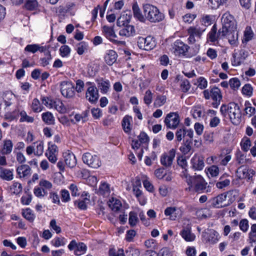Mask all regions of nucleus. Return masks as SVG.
Returning a JSON list of instances; mask_svg holds the SVG:
<instances>
[{
    "mask_svg": "<svg viewBox=\"0 0 256 256\" xmlns=\"http://www.w3.org/2000/svg\"><path fill=\"white\" fill-rule=\"evenodd\" d=\"M187 182L190 186H194L196 192L203 191L206 188L207 183L200 175L189 176L187 178Z\"/></svg>",
    "mask_w": 256,
    "mask_h": 256,
    "instance_id": "nucleus-3",
    "label": "nucleus"
},
{
    "mask_svg": "<svg viewBox=\"0 0 256 256\" xmlns=\"http://www.w3.org/2000/svg\"><path fill=\"white\" fill-rule=\"evenodd\" d=\"M230 113L228 114L232 122L238 125L241 121L242 112L239 106L234 102L230 103Z\"/></svg>",
    "mask_w": 256,
    "mask_h": 256,
    "instance_id": "nucleus-4",
    "label": "nucleus"
},
{
    "mask_svg": "<svg viewBox=\"0 0 256 256\" xmlns=\"http://www.w3.org/2000/svg\"><path fill=\"white\" fill-rule=\"evenodd\" d=\"M229 84L232 89L236 90H238L240 86V80L236 78H231L229 81Z\"/></svg>",
    "mask_w": 256,
    "mask_h": 256,
    "instance_id": "nucleus-36",
    "label": "nucleus"
},
{
    "mask_svg": "<svg viewBox=\"0 0 256 256\" xmlns=\"http://www.w3.org/2000/svg\"><path fill=\"white\" fill-rule=\"evenodd\" d=\"M44 152V143L40 142L36 146V150H34V154L38 156L42 155Z\"/></svg>",
    "mask_w": 256,
    "mask_h": 256,
    "instance_id": "nucleus-51",
    "label": "nucleus"
},
{
    "mask_svg": "<svg viewBox=\"0 0 256 256\" xmlns=\"http://www.w3.org/2000/svg\"><path fill=\"white\" fill-rule=\"evenodd\" d=\"M198 87L201 89H204L207 86V81L206 80L200 77L198 80Z\"/></svg>",
    "mask_w": 256,
    "mask_h": 256,
    "instance_id": "nucleus-64",
    "label": "nucleus"
},
{
    "mask_svg": "<svg viewBox=\"0 0 256 256\" xmlns=\"http://www.w3.org/2000/svg\"><path fill=\"white\" fill-rule=\"evenodd\" d=\"M222 178H220V180H221L217 182L216 184V186L217 188L220 189L228 186L230 184V180H229L225 179L224 180H222Z\"/></svg>",
    "mask_w": 256,
    "mask_h": 256,
    "instance_id": "nucleus-50",
    "label": "nucleus"
},
{
    "mask_svg": "<svg viewBox=\"0 0 256 256\" xmlns=\"http://www.w3.org/2000/svg\"><path fill=\"white\" fill-rule=\"evenodd\" d=\"M203 31H204V30H200V29L194 28V27H190L188 30V34H192V35L194 36H194H197L200 38V36L202 34V32Z\"/></svg>",
    "mask_w": 256,
    "mask_h": 256,
    "instance_id": "nucleus-43",
    "label": "nucleus"
},
{
    "mask_svg": "<svg viewBox=\"0 0 256 256\" xmlns=\"http://www.w3.org/2000/svg\"><path fill=\"white\" fill-rule=\"evenodd\" d=\"M175 155L176 151L174 149L170 150L168 154H164L160 158L161 164L166 168L170 167Z\"/></svg>",
    "mask_w": 256,
    "mask_h": 256,
    "instance_id": "nucleus-10",
    "label": "nucleus"
},
{
    "mask_svg": "<svg viewBox=\"0 0 256 256\" xmlns=\"http://www.w3.org/2000/svg\"><path fill=\"white\" fill-rule=\"evenodd\" d=\"M192 140H186L180 150L184 154H187L192 148Z\"/></svg>",
    "mask_w": 256,
    "mask_h": 256,
    "instance_id": "nucleus-29",
    "label": "nucleus"
},
{
    "mask_svg": "<svg viewBox=\"0 0 256 256\" xmlns=\"http://www.w3.org/2000/svg\"><path fill=\"white\" fill-rule=\"evenodd\" d=\"M210 96L214 101L212 103V106L215 108H217L222 99V95L220 90L216 87L212 88L210 90Z\"/></svg>",
    "mask_w": 256,
    "mask_h": 256,
    "instance_id": "nucleus-14",
    "label": "nucleus"
},
{
    "mask_svg": "<svg viewBox=\"0 0 256 256\" xmlns=\"http://www.w3.org/2000/svg\"><path fill=\"white\" fill-rule=\"evenodd\" d=\"M208 240L212 244L216 242L218 240L217 232L214 230H210V233L208 236Z\"/></svg>",
    "mask_w": 256,
    "mask_h": 256,
    "instance_id": "nucleus-46",
    "label": "nucleus"
},
{
    "mask_svg": "<svg viewBox=\"0 0 256 256\" xmlns=\"http://www.w3.org/2000/svg\"><path fill=\"white\" fill-rule=\"evenodd\" d=\"M164 122L168 128L175 129L180 123V116L176 112H170L166 115Z\"/></svg>",
    "mask_w": 256,
    "mask_h": 256,
    "instance_id": "nucleus-7",
    "label": "nucleus"
},
{
    "mask_svg": "<svg viewBox=\"0 0 256 256\" xmlns=\"http://www.w3.org/2000/svg\"><path fill=\"white\" fill-rule=\"evenodd\" d=\"M217 28L216 24H214L208 34V38L211 42H215L218 38H220L224 36H218V32L216 34Z\"/></svg>",
    "mask_w": 256,
    "mask_h": 256,
    "instance_id": "nucleus-27",
    "label": "nucleus"
},
{
    "mask_svg": "<svg viewBox=\"0 0 256 256\" xmlns=\"http://www.w3.org/2000/svg\"><path fill=\"white\" fill-rule=\"evenodd\" d=\"M189 48L188 45L185 44L182 42L178 40L174 43L172 50L176 56L186 55V52H188Z\"/></svg>",
    "mask_w": 256,
    "mask_h": 256,
    "instance_id": "nucleus-13",
    "label": "nucleus"
},
{
    "mask_svg": "<svg viewBox=\"0 0 256 256\" xmlns=\"http://www.w3.org/2000/svg\"><path fill=\"white\" fill-rule=\"evenodd\" d=\"M252 88L250 84H245L242 88L243 94L248 96H250L252 94Z\"/></svg>",
    "mask_w": 256,
    "mask_h": 256,
    "instance_id": "nucleus-52",
    "label": "nucleus"
},
{
    "mask_svg": "<svg viewBox=\"0 0 256 256\" xmlns=\"http://www.w3.org/2000/svg\"><path fill=\"white\" fill-rule=\"evenodd\" d=\"M242 150L244 152H247L251 145V142L250 138H247L243 143L241 144Z\"/></svg>",
    "mask_w": 256,
    "mask_h": 256,
    "instance_id": "nucleus-61",
    "label": "nucleus"
},
{
    "mask_svg": "<svg viewBox=\"0 0 256 256\" xmlns=\"http://www.w3.org/2000/svg\"><path fill=\"white\" fill-rule=\"evenodd\" d=\"M10 190L14 194H18L22 191V184L18 182H14L10 187Z\"/></svg>",
    "mask_w": 256,
    "mask_h": 256,
    "instance_id": "nucleus-47",
    "label": "nucleus"
},
{
    "mask_svg": "<svg viewBox=\"0 0 256 256\" xmlns=\"http://www.w3.org/2000/svg\"><path fill=\"white\" fill-rule=\"evenodd\" d=\"M143 12L146 20L152 22H160L164 18V14L156 6L148 4L143 5Z\"/></svg>",
    "mask_w": 256,
    "mask_h": 256,
    "instance_id": "nucleus-1",
    "label": "nucleus"
},
{
    "mask_svg": "<svg viewBox=\"0 0 256 256\" xmlns=\"http://www.w3.org/2000/svg\"><path fill=\"white\" fill-rule=\"evenodd\" d=\"M32 108L36 112H40L42 110L40 101L37 98L34 99L32 104Z\"/></svg>",
    "mask_w": 256,
    "mask_h": 256,
    "instance_id": "nucleus-45",
    "label": "nucleus"
},
{
    "mask_svg": "<svg viewBox=\"0 0 256 256\" xmlns=\"http://www.w3.org/2000/svg\"><path fill=\"white\" fill-rule=\"evenodd\" d=\"M86 246L83 242H79L76 246V249L74 251V254L76 256H80L86 252Z\"/></svg>",
    "mask_w": 256,
    "mask_h": 256,
    "instance_id": "nucleus-32",
    "label": "nucleus"
},
{
    "mask_svg": "<svg viewBox=\"0 0 256 256\" xmlns=\"http://www.w3.org/2000/svg\"><path fill=\"white\" fill-rule=\"evenodd\" d=\"M180 234L182 237L188 242L192 241L195 238L194 235L191 233L190 228H184L182 230Z\"/></svg>",
    "mask_w": 256,
    "mask_h": 256,
    "instance_id": "nucleus-25",
    "label": "nucleus"
},
{
    "mask_svg": "<svg viewBox=\"0 0 256 256\" xmlns=\"http://www.w3.org/2000/svg\"><path fill=\"white\" fill-rule=\"evenodd\" d=\"M239 225L240 230L246 232L248 228V220L246 219H242L240 220Z\"/></svg>",
    "mask_w": 256,
    "mask_h": 256,
    "instance_id": "nucleus-54",
    "label": "nucleus"
},
{
    "mask_svg": "<svg viewBox=\"0 0 256 256\" xmlns=\"http://www.w3.org/2000/svg\"><path fill=\"white\" fill-rule=\"evenodd\" d=\"M136 33L134 26L126 24L119 32V34L122 36L129 37L133 36Z\"/></svg>",
    "mask_w": 256,
    "mask_h": 256,
    "instance_id": "nucleus-19",
    "label": "nucleus"
},
{
    "mask_svg": "<svg viewBox=\"0 0 256 256\" xmlns=\"http://www.w3.org/2000/svg\"><path fill=\"white\" fill-rule=\"evenodd\" d=\"M132 10L134 16L135 18L138 19L140 22H146V18L144 16V14H142L140 9V8L136 2H135L132 4Z\"/></svg>",
    "mask_w": 256,
    "mask_h": 256,
    "instance_id": "nucleus-17",
    "label": "nucleus"
},
{
    "mask_svg": "<svg viewBox=\"0 0 256 256\" xmlns=\"http://www.w3.org/2000/svg\"><path fill=\"white\" fill-rule=\"evenodd\" d=\"M42 102L46 106H49L50 108H52L54 106V100H50L48 97H43L42 98Z\"/></svg>",
    "mask_w": 256,
    "mask_h": 256,
    "instance_id": "nucleus-59",
    "label": "nucleus"
},
{
    "mask_svg": "<svg viewBox=\"0 0 256 256\" xmlns=\"http://www.w3.org/2000/svg\"><path fill=\"white\" fill-rule=\"evenodd\" d=\"M158 256H172L170 250L167 248H164L157 253Z\"/></svg>",
    "mask_w": 256,
    "mask_h": 256,
    "instance_id": "nucleus-62",
    "label": "nucleus"
},
{
    "mask_svg": "<svg viewBox=\"0 0 256 256\" xmlns=\"http://www.w3.org/2000/svg\"><path fill=\"white\" fill-rule=\"evenodd\" d=\"M110 86V82L108 80L104 81L101 80L98 82V87L100 88L101 91L104 93L107 92L109 89Z\"/></svg>",
    "mask_w": 256,
    "mask_h": 256,
    "instance_id": "nucleus-34",
    "label": "nucleus"
},
{
    "mask_svg": "<svg viewBox=\"0 0 256 256\" xmlns=\"http://www.w3.org/2000/svg\"><path fill=\"white\" fill-rule=\"evenodd\" d=\"M34 194L38 197H42L46 194V192L44 189L40 188H36L34 189Z\"/></svg>",
    "mask_w": 256,
    "mask_h": 256,
    "instance_id": "nucleus-63",
    "label": "nucleus"
},
{
    "mask_svg": "<svg viewBox=\"0 0 256 256\" xmlns=\"http://www.w3.org/2000/svg\"><path fill=\"white\" fill-rule=\"evenodd\" d=\"M208 202L212 206L216 208H222L228 206L224 193L211 198Z\"/></svg>",
    "mask_w": 256,
    "mask_h": 256,
    "instance_id": "nucleus-9",
    "label": "nucleus"
},
{
    "mask_svg": "<svg viewBox=\"0 0 256 256\" xmlns=\"http://www.w3.org/2000/svg\"><path fill=\"white\" fill-rule=\"evenodd\" d=\"M228 204L230 206L232 204L236 199L238 196V192L236 190H231L224 192Z\"/></svg>",
    "mask_w": 256,
    "mask_h": 256,
    "instance_id": "nucleus-22",
    "label": "nucleus"
},
{
    "mask_svg": "<svg viewBox=\"0 0 256 256\" xmlns=\"http://www.w3.org/2000/svg\"><path fill=\"white\" fill-rule=\"evenodd\" d=\"M42 120L46 124H54V117L50 112H46L42 114Z\"/></svg>",
    "mask_w": 256,
    "mask_h": 256,
    "instance_id": "nucleus-30",
    "label": "nucleus"
},
{
    "mask_svg": "<svg viewBox=\"0 0 256 256\" xmlns=\"http://www.w3.org/2000/svg\"><path fill=\"white\" fill-rule=\"evenodd\" d=\"M16 171L20 178L22 177L20 176L21 172L22 174V177H25L30 174V168L27 164H23L18 166L16 169Z\"/></svg>",
    "mask_w": 256,
    "mask_h": 256,
    "instance_id": "nucleus-26",
    "label": "nucleus"
},
{
    "mask_svg": "<svg viewBox=\"0 0 256 256\" xmlns=\"http://www.w3.org/2000/svg\"><path fill=\"white\" fill-rule=\"evenodd\" d=\"M138 221L137 214L134 212H130L129 214V224L131 226H135Z\"/></svg>",
    "mask_w": 256,
    "mask_h": 256,
    "instance_id": "nucleus-33",
    "label": "nucleus"
},
{
    "mask_svg": "<svg viewBox=\"0 0 256 256\" xmlns=\"http://www.w3.org/2000/svg\"><path fill=\"white\" fill-rule=\"evenodd\" d=\"M132 119L131 116H125L122 120V126L125 132L129 134L131 130L130 120Z\"/></svg>",
    "mask_w": 256,
    "mask_h": 256,
    "instance_id": "nucleus-24",
    "label": "nucleus"
},
{
    "mask_svg": "<svg viewBox=\"0 0 256 256\" xmlns=\"http://www.w3.org/2000/svg\"><path fill=\"white\" fill-rule=\"evenodd\" d=\"M248 171L249 169L246 166H242L238 168L236 173H242V178H248V176H250Z\"/></svg>",
    "mask_w": 256,
    "mask_h": 256,
    "instance_id": "nucleus-39",
    "label": "nucleus"
},
{
    "mask_svg": "<svg viewBox=\"0 0 256 256\" xmlns=\"http://www.w3.org/2000/svg\"><path fill=\"white\" fill-rule=\"evenodd\" d=\"M54 108L60 113H65L66 109L62 102L58 101V102H54Z\"/></svg>",
    "mask_w": 256,
    "mask_h": 256,
    "instance_id": "nucleus-38",
    "label": "nucleus"
},
{
    "mask_svg": "<svg viewBox=\"0 0 256 256\" xmlns=\"http://www.w3.org/2000/svg\"><path fill=\"white\" fill-rule=\"evenodd\" d=\"M226 36H227L228 42L231 45L236 44L238 40V34L236 32V30H234V32H228Z\"/></svg>",
    "mask_w": 256,
    "mask_h": 256,
    "instance_id": "nucleus-28",
    "label": "nucleus"
},
{
    "mask_svg": "<svg viewBox=\"0 0 256 256\" xmlns=\"http://www.w3.org/2000/svg\"><path fill=\"white\" fill-rule=\"evenodd\" d=\"M86 48V43L84 42H80L78 45L77 52L78 54L82 55L84 53V50Z\"/></svg>",
    "mask_w": 256,
    "mask_h": 256,
    "instance_id": "nucleus-55",
    "label": "nucleus"
},
{
    "mask_svg": "<svg viewBox=\"0 0 256 256\" xmlns=\"http://www.w3.org/2000/svg\"><path fill=\"white\" fill-rule=\"evenodd\" d=\"M60 91L62 96L66 98H72L75 94L74 86L70 82H62Z\"/></svg>",
    "mask_w": 256,
    "mask_h": 256,
    "instance_id": "nucleus-8",
    "label": "nucleus"
},
{
    "mask_svg": "<svg viewBox=\"0 0 256 256\" xmlns=\"http://www.w3.org/2000/svg\"><path fill=\"white\" fill-rule=\"evenodd\" d=\"M38 44H28L25 48L24 50L26 51L31 52L32 53H35L38 50Z\"/></svg>",
    "mask_w": 256,
    "mask_h": 256,
    "instance_id": "nucleus-57",
    "label": "nucleus"
},
{
    "mask_svg": "<svg viewBox=\"0 0 256 256\" xmlns=\"http://www.w3.org/2000/svg\"><path fill=\"white\" fill-rule=\"evenodd\" d=\"M222 26L218 30V36H226L228 32L236 30V21L234 17L229 13L224 14L222 18Z\"/></svg>",
    "mask_w": 256,
    "mask_h": 256,
    "instance_id": "nucleus-2",
    "label": "nucleus"
},
{
    "mask_svg": "<svg viewBox=\"0 0 256 256\" xmlns=\"http://www.w3.org/2000/svg\"><path fill=\"white\" fill-rule=\"evenodd\" d=\"M254 33L250 27L247 26L244 32V41L248 42L253 37Z\"/></svg>",
    "mask_w": 256,
    "mask_h": 256,
    "instance_id": "nucleus-41",
    "label": "nucleus"
},
{
    "mask_svg": "<svg viewBox=\"0 0 256 256\" xmlns=\"http://www.w3.org/2000/svg\"><path fill=\"white\" fill-rule=\"evenodd\" d=\"M164 214L166 216H170V219L172 220H176L181 215V211L176 207H168L164 210Z\"/></svg>",
    "mask_w": 256,
    "mask_h": 256,
    "instance_id": "nucleus-16",
    "label": "nucleus"
},
{
    "mask_svg": "<svg viewBox=\"0 0 256 256\" xmlns=\"http://www.w3.org/2000/svg\"><path fill=\"white\" fill-rule=\"evenodd\" d=\"M0 177L6 180H11L14 178L12 170L0 166Z\"/></svg>",
    "mask_w": 256,
    "mask_h": 256,
    "instance_id": "nucleus-21",
    "label": "nucleus"
},
{
    "mask_svg": "<svg viewBox=\"0 0 256 256\" xmlns=\"http://www.w3.org/2000/svg\"><path fill=\"white\" fill-rule=\"evenodd\" d=\"M103 32L106 38H108L113 43L118 45L124 44L125 42L124 41H119L112 38L117 37L112 28L104 26H103Z\"/></svg>",
    "mask_w": 256,
    "mask_h": 256,
    "instance_id": "nucleus-12",
    "label": "nucleus"
},
{
    "mask_svg": "<svg viewBox=\"0 0 256 256\" xmlns=\"http://www.w3.org/2000/svg\"><path fill=\"white\" fill-rule=\"evenodd\" d=\"M38 2L36 0H26L25 7L28 10H33L37 6Z\"/></svg>",
    "mask_w": 256,
    "mask_h": 256,
    "instance_id": "nucleus-48",
    "label": "nucleus"
},
{
    "mask_svg": "<svg viewBox=\"0 0 256 256\" xmlns=\"http://www.w3.org/2000/svg\"><path fill=\"white\" fill-rule=\"evenodd\" d=\"M64 161L66 164L70 168H74L76 166V160L75 156L70 152H66L64 154Z\"/></svg>",
    "mask_w": 256,
    "mask_h": 256,
    "instance_id": "nucleus-20",
    "label": "nucleus"
},
{
    "mask_svg": "<svg viewBox=\"0 0 256 256\" xmlns=\"http://www.w3.org/2000/svg\"><path fill=\"white\" fill-rule=\"evenodd\" d=\"M204 158L200 156L195 154L191 160L192 168L194 170H200L204 167Z\"/></svg>",
    "mask_w": 256,
    "mask_h": 256,
    "instance_id": "nucleus-15",
    "label": "nucleus"
},
{
    "mask_svg": "<svg viewBox=\"0 0 256 256\" xmlns=\"http://www.w3.org/2000/svg\"><path fill=\"white\" fill-rule=\"evenodd\" d=\"M128 14H126V16L123 14L118 18L116 22V24L118 26H124L126 23H128L130 22L132 16L131 14L130 11H128Z\"/></svg>",
    "mask_w": 256,
    "mask_h": 256,
    "instance_id": "nucleus-23",
    "label": "nucleus"
},
{
    "mask_svg": "<svg viewBox=\"0 0 256 256\" xmlns=\"http://www.w3.org/2000/svg\"><path fill=\"white\" fill-rule=\"evenodd\" d=\"M186 134V128H182L178 130L176 133V140L178 142H180L182 138H184Z\"/></svg>",
    "mask_w": 256,
    "mask_h": 256,
    "instance_id": "nucleus-42",
    "label": "nucleus"
},
{
    "mask_svg": "<svg viewBox=\"0 0 256 256\" xmlns=\"http://www.w3.org/2000/svg\"><path fill=\"white\" fill-rule=\"evenodd\" d=\"M117 57L118 54L115 51L108 50L104 56V60L108 65L112 66L116 61Z\"/></svg>",
    "mask_w": 256,
    "mask_h": 256,
    "instance_id": "nucleus-18",
    "label": "nucleus"
},
{
    "mask_svg": "<svg viewBox=\"0 0 256 256\" xmlns=\"http://www.w3.org/2000/svg\"><path fill=\"white\" fill-rule=\"evenodd\" d=\"M152 94L150 90H148L146 92L145 96H144V102L148 105L152 102Z\"/></svg>",
    "mask_w": 256,
    "mask_h": 256,
    "instance_id": "nucleus-56",
    "label": "nucleus"
},
{
    "mask_svg": "<svg viewBox=\"0 0 256 256\" xmlns=\"http://www.w3.org/2000/svg\"><path fill=\"white\" fill-rule=\"evenodd\" d=\"M180 85L181 89L184 92H187L190 87L189 81L186 78H184L181 80Z\"/></svg>",
    "mask_w": 256,
    "mask_h": 256,
    "instance_id": "nucleus-40",
    "label": "nucleus"
},
{
    "mask_svg": "<svg viewBox=\"0 0 256 256\" xmlns=\"http://www.w3.org/2000/svg\"><path fill=\"white\" fill-rule=\"evenodd\" d=\"M138 46L140 49L149 50L153 49L156 46L155 40L150 36L146 38L139 37L138 40Z\"/></svg>",
    "mask_w": 256,
    "mask_h": 256,
    "instance_id": "nucleus-5",
    "label": "nucleus"
},
{
    "mask_svg": "<svg viewBox=\"0 0 256 256\" xmlns=\"http://www.w3.org/2000/svg\"><path fill=\"white\" fill-rule=\"evenodd\" d=\"M99 98L98 88L94 86L88 87L86 94V98L92 104L97 102Z\"/></svg>",
    "mask_w": 256,
    "mask_h": 256,
    "instance_id": "nucleus-11",
    "label": "nucleus"
},
{
    "mask_svg": "<svg viewBox=\"0 0 256 256\" xmlns=\"http://www.w3.org/2000/svg\"><path fill=\"white\" fill-rule=\"evenodd\" d=\"M229 108H230V104L228 106H226L225 104H223L221 106V108H220V112L224 116H226V114H227V113L228 114H229V113H230Z\"/></svg>",
    "mask_w": 256,
    "mask_h": 256,
    "instance_id": "nucleus-60",
    "label": "nucleus"
},
{
    "mask_svg": "<svg viewBox=\"0 0 256 256\" xmlns=\"http://www.w3.org/2000/svg\"><path fill=\"white\" fill-rule=\"evenodd\" d=\"M140 251L138 249L132 248H128L126 250V256H139Z\"/></svg>",
    "mask_w": 256,
    "mask_h": 256,
    "instance_id": "nucleus-44",
    "label": "nucleus"
},
{
    "mask_svg": "<svg viewBox=\"0 0 256 256\" xmlns=\"http://www.w3.org/2000/svg\"><path fill=\"white\" fill-rule=\"evenodd\" d=\"M22 214L24 217L30 222L34 221V216L32 214V210L30 208H26V210H24Z\"/></svg>",
    "mask_w": 256,
    "mask_h": 256,
    "instance_id": "nucleus-37",
    "label": "nucleus"
},
{
    "mask_svg": "<svg viewBox=\"0 0 256 256\" xmlns=\"http://www.w3.org/2000/svg\"><path fill=\"white\" fill-rule=\"evenodd\" d=\"M61 197L62 200L64 202H67L70 200V194L67 190H61Z\"/></svg>",
    "mask_w": 256,
    "mask_h": 256,
    "instance_id": "nucleus-58",
    "label": "nucleus"
},
{
    "mask_svg": "<svg viewBox=\"0 0 256 256\" xmlns=\"http://www.w3.org/2000/svg\"><path fill=\"white\" fill-rule=\"evenodd\" d=\"M12 141L10 140H6L4 142L2 152L3 154H8L12 152Z\"/></svg>",
    "mask_w": 256,
    "mask_h": 256,
    "instance_id": "nucleus-31",
    "label": "nucleus"
},
{
    "mask_svg": "<svg viewBox=\"0 0 256 256\" xmlns=\"http://www.w3.org/2000/svg\"><path fill=\"white\" fill-rule=\"evenodd\" d=\"M82 160L84 163L94 168H97L101 165L100 158L96 155L93 156L88 152L83 155Z\"/></svg>",
    "mask_w": 256,
    "mask_h": 256,
    "instance_id": "nucleus-6",
    "label": "nucleus"
},
{
    "mask_svg": "<svg viewBox=\"0 0 256 256\" xmlns=\"http://www.w3.org/2000/svg\"><path fill=\"white\" fill-rule=\"evenodd\" d=\"M20 115L21 118L20 119V122H32L34 120V118L33 117L30 116H28L24 111H22L20 112Z\"/></svg>",
    "mask_w": 256,
    "mask_h": 256,
    "instance_id": "nucleus-49",
    "label": "nucleus"
},
{
    "mask_svg": "<svg viewBox=\"0 0 256 256\" xmlns=\"http://www.w3.org/2000/svg\"><path fill=\"white\" fill-rule=\"evenodd\" d=\"M227 0H208V4L213 9L217 8L220 5L224 4Z\"/></svg>",
    "mask_w": 256,
    "mask_h": 256,
    "instance_id": "nucleus-35",
    "label": "nucleus"
},
{
    "mask_svg": "<svg viewBox=\"0 0 256 256\" xmlns=\"http://www.w3.org/2000/svg\"><path fill=\"white\" fill-rule=\"evenodd\" d=\"M70 48L66 45L62 46L60 49V55L62 57L68 56L70 54Z\"/></svg>",
    "mask_w": 256,
    "mask_h": 256,
    "instance_id": "nucleus-53",
    "label": "nucleus"
}]
</instances>
